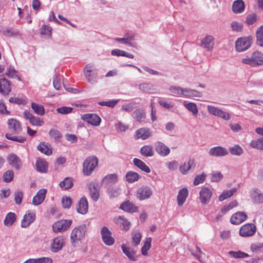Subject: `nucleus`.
I'll use <instances>...</instances> for the list:
<instances>
[{
  "instance_id": "1",
  "label": "nucleus",
  "mask_w": 263,
  "mask_h": 263,
  "mask_svg": "<svg viewBox=\"0 0 263 263\" xmlns=\"http://www.w3.org/2000/svg\"><path fill=\"white\" fill-rule=\"evenodd\" d=\"M86 231V226L81 225L74 228L70 235V241L73 246H79L84 239Z\"/></svg>"
},
{
  "instance_id": "2",
  "label": "nucleus",
  "mask_w": 263,
  "mask_h": 263,
  "mask_svg": "<svg viewBox=\"0 0 263 263\" xmlns=\"http://www.w3.org/2000/svg\"><path fill=\"white\" fill-rule=\"evenodd\" d=\"M242 62L252 67L262 65H263V54L261 52L255 51L250 57L243 59Z\"/></svg>"
},
{
  "instance_id": "3",
  "label": "nucleus",
  "mask_w": 263,
  "mask_h": 263,
  "mask_svg": "<svg viewBox=\"0 0 263 263\" xmlns=\"http://www.w3.org/2000/svg\"><path fill=\"white\" fill-rule=\"evenodd\" d=\"M98 160L96 157L92 156L85 159L83 162V172L84 175L89 176L97 166Z\"/></svg>"
},
{
  "instance_id": "4",
  "label": "nucleus",
  "mask_w": 263,
  "mask_h": 263,
  "mask_svg": "<svg viewBox=\"0 0 263 263\" xmlns=\"http://www.w3.org/2000/svg\"><path fill=\"white\" fill-rule=\"evenodd\" d=\"M253 38L251 36L239 37L235 42V48L238 52H243L249 49L252 44Z\"/></svg>"
},
{
  "instance_id": "5",
  "label": "nucleus",
  "mask_w": 263,
  "mask_h": 263,
  "mask_svg": "<svg viewBox=\"0 0 263 263\" xmlns=\"http://www.w3.org/2000/svg\"><path fill=\"white\" fill-rule=\"evenodd\" d=\"M207 109L210 114L214 116L220 118L226 121L229 120L231 118L230 114L223 111L219 107H217L212 105H208Z\"/></svg>"
},
{
  "instance_id": "6",
  "label": "nucleus",
  "mask_w": 263,
  "mask_h": 263,
  "mask_svg": "<svg viewBox=\"0 0 263 263\" xmlns=\"http://www.w3.org/2000/svg\"><path fill=\"white\" fill-rule=\"evenodd\" d=\"M72 223L71 220H61L55 222L52 226L54 232H61L67 230Z\"/></svg>"
},
{
  "instance_id": "7",
  "label": "nucleus",
  "mask_w": 263,
  "mask_h": 263,
  "mask_svg": "<svg viewBox=\"0 0 263 263\" xmlns=\"http://www.w3.org/2000/svg\"><path fill=\"white\" fill-rule=\"evenodd\" d=\"M256 230V226L252 223H247L242 226L239 230L241 236L247 237L253 236Z\"/></svg>"
},
{
  "instance_id": "8",
  "label": "nucleus",
  "mask_w": 263,
  "mask_h": 263,
  "mask_svg": "<svg viewBox=\"0 0 263 263\" xmlns=\"http://www.w3.org/2000/svg\"><path fill=\"white\" fill-rule=\"evenodd\" d=\"M151 189L146 186H143L138 188L136 192V197L140 200L148 198L152 195Z\"/></svg>"
},
{
  "instance_id": "9",
  "label": "nucleus",
  "mask_w": 263,
  "mask_h": 263,
  "mask_svg": "<svg viewBox=\"0 0 263 263\" xmlns=\"http://www.w3.org/2000/svg\"><path fill=\"white\" fill-rule=\"evenodd\" d=\"M7 160L9 164L16 170H20L22 167V162L20 158L14 154H9Z\"/></svg>"
},
{
  "instance_id": "10",
  "label": "nucleus",
  "mask_w": 263,
  "mask_h": 263,
  "mask_svg": "<svg viewBox=\"0 0 263 263\" xmlns=\"http://www.w3.org/2000/svg\"><path fill=\"white\" fill-rule=\"evenodd\" d=\"M102 239L104 243L107 246L114 243L115 239L111 236V233L106 227H103L101 230Z\"/></svg>"
},
{
  "instance_id": "11",
  "label": "nucleus",
  "mask_w": 263,
  "mask_h": 263,
  "mask_svg": "<svg viewBox=\"0 0 263 263\" xmlns=\"http://www.w3.org/2000/svg\"><path fill=\"white\" fill-rule=\"evenodd\" d=\"M82 119L84 121L87 122L89 124L95 126H99L101 121L100 117L95 114H84L82 117Z\"/></svg>"
},
{
  "instance_id": "12",
  "label": "nucleus",
  "mask_w": 263,
  "mask_h": 263,
  "mask_svg": "<svg viewBox=\"0 0 263 263\" xmlns=\"http://www.w3.org/2000/svg\"><path fill=\"white\" fill-rule=\"evenodd\" d=\"M212 195V193L208 187H202L199 192V199L201 203L203 204H208L210 201Z\"/></svg>"
},
{
  "instance_id": "13",
  "label": "nucleus",
  "mask_w": 263,
  "mask_h": 263,
  "mask_svg": "<svg viewBox=\"0 0 263 263\" xmlns=\"http://www.w3.org/2000/svg\"><path fill=\"white\" fill-rule=\"evenodd\" d=\"M250 195L254 203L260 204L263 203V193L258 189H252L250 192Z\"/></svg>"
},
{
  "instance_id": "14",
  "label": "nucleus",
  "mask_w": 263,
  "mask_h": 263,
  "mask_svg": "<svg viewBox=\"0 0 263 263\" xmlns=\"http://www.w3.org/2000/svg\"><path fill=\"white\" fill-rule=\"evenodd\" d=\"M195 161L193 158H189L187 161L185 162L182 165L179 166L180 172L183 175H186L192 168L195 167Z\"/></svg>"
},
{
  "instance_id": "15",
  "label": "nucleus",
  "mask_w": 263,
  "mask_h": 263,
  "mask_svg": "<svg viewBox=\"0 0 263 263\" xmlns=\"http://www.w3.org/2000/svg\"><path fill=\"white\" fill-rule=\"evenodd\" d=\"M228 154V152L227 149L220 146L213 147L210 148L209 151V155L213 157H223Z\"/></svg>"
},
{
  "instance_id": "16",
  "label": "nucleus",
  "mask_w": 263,
  "mask_h": 263,
  "mask_svg": "<svg viewBox=\"0 0 263 263\" xmlns=\"http://www.w3.org/2000/svg\"><path fill=\"white\" fill-rule=\"evenodd\" d=\"M35 218V214L33 212L27 211L23 217L21 221V227L22 228L28 227L32 223Z\"/></svg>"
},
{
  "instance_id": "17",
  "label": "nucleus",
  "mask_w": 263,
  "mask_h": 263,
  "mask_svg": "<svg viewBox=\"0 0 263 263\" xmlns=\"http://www.w3.org/2000/svg\"><path fill=\"white\" fill-rule=\"evenodd\" d=\"M155 149L157 153L162 157L167 156L170 153V149L163 143L157 141L155 143Z\"/></svg>"
},
{
  "instance_id": "18",
  "label": "nucleus",
  "mask_w": 263,
  "mask_h": 263,
  "mask_svg": "<svg viewBox=\"0 0 263 263\" xmlns=\"http://www.w3.org/2000/svg\"><path fill=\"white\" fill-rule=\"evenodd\" d=\"M7 124L9 129L15 134H19L22 130L21 123L15 119H8Z\"/></svg>"
},
{
  "instance_id": "19",
  "label": "nucleus",
  "mask_w": 263,
  "mask_h": 263,
  "mask_svg": "<svg viewBox=\"0 0 263 263\" xmlns=\"http://www.w3.org/2000/svg\"><path fill=\"white\" fill-rule=\"evenodd\" d=\"M11 90L10 82L5 78L0 79V92L7 96Z\"/></svg>"
},
{
  "instance_id": "20",
  "label": "nucleus",
  "mask_w": 263,
  "mask_h": 263,
  "mask_svg": "<svg viewBox=\"0 0 263 263\" xmlns=\"http://www.w3.org/2000/svg\"><path fill=\"white\" fill-rule=\"evenodd\" d=\"M114 221L122 229L127 231L130 228V222L124 216H119L114 218Z\"/></svg>"
},
{
  "instance_id": "21",
  "label": "nucleus",
  "mask_w": 263,
  "mask_h": 263,
  "mask_svg": "<svg viewBox=\"0 0 263 263\" xmlns=\"http://www.w3.org/2000/svg\"><path fill=\"white\" fill-rule=\"evenodd\" d=\"M118 181V176L116 174H110L105 176L102 179V184L106 187L115 184Z\"/></svg>"
},
{
  "instance_id": "22",
  "label": "nucleus",
  "mask_w": 263,
  "mask_h": 263,
  "mask_svg": "<svg viewBox=\"0 0 263 263\" xmlns=\"http://www.w3.org/2000/svg\"><path fill=\"white\" fill-rule=\"evenodd\" d=\"M247 218V215L245 213L237 212L232 216L230 221L232 224H239L244 221Z\"/></svg>"
},
{
  "instance_id": "23",
  "label": "nucleus",
  "mask_w": 263,
  "mask_h": 263,
  "mask_svg": "<svg viewBox=\"0 0 263 263\" xmlns=\"http://www.w3.org/2000/svg\"><path fill=\"white\" fill-rule=\"evenodd\" d=\"M47 190L44 189L40 190L33 198L32 203L35 205L41 204L44 200Z\"/></svg>"
},
{
  "instance_id": "24",
  "label": "nucleus",
  "mask_w": 263,
  "mask_h": 263,
  "mask_svg": "<svg viewBox=\"0 0 263 263\" xmlns=\"http://www.w3.org/2000/svg\"><path fill=\"white\" fill-rule=\"evenodd\" d=\"M135 136L136 139L146 140L151 137V132L149 129L142 127L136 131Z\"/></svg>"
},
{
  "instance_id": "25",
  "label": "nucleus",
  "mask_w": 263,
  "mask_h": 263,
  "mask_svg": "<svg viewBox=\"0 0 263 263\" xmlns=\"http://www.w3.org/2000/svg\"><path fill=\"white\" fill-rule=\"evenodd\" d=\"M188 195L189 191L186 187H183L179 191L177 200L178 205L179 206H182L185 202Z\"/></svg>"
},
{
  "instance_id": "26",
  "label": "nucleus",
  "mask_w": 263,
  "mask_h": 263,
  "mask_svg": "<svg viewBox=\"0 0 263 263\" xmlns=\"http://www.w3.org/2000/svg\"><path fill=\"white\" fill-rule=\"evenodd\" d=\"M88 209V203L85 197H82L79 202L77 208V212L81 214H85L87 213Z\"/></svg>"
},
{
  "instance_id": "27",
  "label": "nucleus",
  "mask_w": 263,
  "mask_h": 263,
  "mask_svg": "<svg viewBox=\"0 0 263 263\" xmlns=\"http://www.w3.org/2000/svg\"><path fill=\"white\" fill-rule=\"evenodd\" d=\"M202 92L195 89L183 88L182 97L183 98L201 97Z\"/></svg>"
},
{
  "instance_id": "28",
  "label": "nucleus",
  "mask_w": 263,
  "mask_h": 263,
  "mask_svg": "<svg viewBox=\"0 0 263 263\" xmlns=\"http://www.w3.org/2000/svg\"><path fill=\"white\" fill-rule=\"evenodd\" d=\"M64 245V238L61 237H57L53 240L52 243V251L57 252L62 249Z\"/></svg>"
},
{
  "instance_id": "29",
  "label": "nucleus",
  "mask_w": 263,
  "mask_h": 263,
  "mask_svg": "<svg viewBox=\"0 0 263 263\" xmlns=\"http://www.w3.org/2000/svg\"><path fill=\"white\" fill-rule=\"evenodd\" d=\"M36 169L37 172L45 173L48 170V163L44 159L38 158L35 163Z\"/></svg>"
},
{
  "instance_id": "30",
  "label": "nucleus",
  "mask_w": 263,
  "mask_h": 263,
  "mask_svg": "<svg viewBox=\"0 0 263 263\" xmlns=\"http://www.w3.org/2000/svg\"><path fill=\"white\" fill-rule=\"evenodd\" d=\"M88 189L90 192V195L93 200L97 201L100 197L99 189L93 183H90L88 184Z\"/></svg>"
},
{
  "instance_id": "31",
  "label": "nucleus",
  "mask_w": 263,
  "mask_h": 263,
  "mask_svg": "<svg viewBox=\"0 0 263 263\" xmlns=\"http://www.w3.org/2000/svg\"><path fill=\"white\" fill-rule=\"evenodd\" d=\"M123 252L126 256L131 260L136 261L137 257L136 256V252L131 248L127 247L123 245L121 246Z\"/></svg>"
},
{
  "instance_id": "32",
  "label": "nucleus",
  "mask_w": 263,
  "mask_h": 263,
  "mask_svg": "<svg viewBox=\"0 0 263 263\" xmlns=\"http://www.w3.org/2000/svg\"><path fill=\"white\" fill-rule=\"evenodd\" d=\"M214 37L211 35H207L201 41V45L207 50H211L214 46Z\"/></svg>"
},
{
  "instance_id": "33",
  "label": "nucleus",
  "mask_w": 263,
  "mask_h": 263,
  "mask_svg": "<svg viewBox=\"0 0 263 263\" xmlns=\"http://www.w3.org/2000/svg\"><path fill=\"white\" fill-rule=\"evenodd\" d=\"M183 105L189 111L192 113L193 116L195 117L197 116L198 109L197 105L195 103L188 102L186 101H184Z\"/></svg>"
},
{
  "instance_id": "34",
  "label": "nucleus",
  "mask_w": 263,
  "mask_h": 263,
  "mask_svg": "<svg viewBox=\"0 0 263 263\" xmlns=\"http://www.w3.org/2000/svg\"><path fill=\"white\" fill-rule=\"evenodd\" d=\"M120 208L125 212L129 213L136 212L137 211V206L129 201L122 203L121 204Z\"/></svg>"
},
{
  "instance_id": "35",
  "label": "nucleus",
  "mask_w": 263,
  "mask_h": 263,
  "mask_svg": "<svg viewBox=\"0 0 263 263\" xmlns=\"http://www.w3.org/2000/svg\"><path fill=\"white\" fill-rule=\"evenodd\" d=\"M245 9V4L242 0H237L234 2L232 5V10L235 13L242 12Z\"/></svg>"
},
{
  "instance_id": "36",
  "label": "nucleus",
  "mask_w": 263,
  "mask_h": 263,
  "mask_svg": "<svg viewBox=\"0 0 263 263\" xmlns=\"http://www.w3.org/2000/svg\"><path fill=\"white\" fill-rule=\"evenodd\" d=\"M133 163L136 166L146 173L151 172L149 167L143 161L138 158H135L133 159Z\"/></svg>"
},
{
  "instance_id": "37",
  "label": "nucleus",
  "mask_w": 263,
  "mask_h": 263,
  "mask_svg": "<svg viewBox=\"0 0 263 263\" xmlns=\"http://www.w3.org/2000/svg\"><path fill=\"white\" fill-rule=\"evenodd\" d=\"M125 180L126 181L129 183H132L136 181H137L140 178V175L133 171H128L126 173L125 175Z\"/></svg>"
},
{
  "instance_id": "38",
  "label": "nucleus",
  "mask_w": 263,
  "mask_h": 263,
  "mask_svg": "<svg viewBox=\"0 0 263 263\" xmlns=\"http://www.w3.org/2000/svg\"><path fill=\"white\" fill-rule=\"evenodd\" d=\"M237 191V187H233L229 190L224 191L218 197L219 201H222L233 195V194Z\"/></svg>"
},
{
  "instance_id": "39",
  "label": "nucleus",
  "mask_w": 263,
  "mask_h": 263,
  "mask_svg": "<svg viewBox=\"0 0 263 263\" xmlns=\"http://www.w3.org/2000/svg\"><path fill=\"white\" fill-rule=\"evenodd\" d=\"M16 219V216L14 213L9 212L5 217L4 223L7 227H10L15 221Z\"/></svg>"
},
{
  "instance_id": "40",
  "label": "nucleus",
  "mask_w": 263,
  "mask_h": 263,
  "mask_svg": "<svg viewBox=\"0 0 263 263\" xmlns=\"http://www.w3.org/2000/svg\"><path fill=\"white\" fill-rule=\"evenodd\" d=\"M111 54L114 56L117 57H125L130 59H134V55L128 52H127L124 50H122L119 49H115L111 50Z\"/></svg>"
},
{
  "instance_id": "41",
  "label": "nucleus",
  "mask_w": 263,
  "mask_h": 263,
  "mask_svg": "<svg viewBox=\"0 0 263 263\" xmlns=\"http://www.w3.org/2000/svg\"><path fill=\"white\" fill-rule=\"evenodd\" d=\"M139 89L145 93H151L155 90L154 86L149 83H143L139 85Z\"/></svg>"
},
{
  "instance_id": "42",
  "label": "nucleus",
  "mask_w": 263,
  "mask_h": 263,
  "mask_svg": "<svg viewBox=\"0 0 263 263\" xmlns=\"http://www.w3.org/2000/svg\"><path fill=\"white\" fill-rule=\"evenodd\" d=\"M37 149L42 153L47 156H50L52 153V149L50 147L48 146L45 142H41L37 146Z\"/></svg>"
},
{
  "instance_id": "43",
  "label": "nucleus",
  "mask_w": 263,
  "mask_h": 263,
  "mask_svg": "<svg viewBox=\"0 0 263 263\" xmlns=\"http://www.w3.org/2000/svg\"><path fill=\"white\" fill-rule=\"evenodd\" d=\"M171 95L175 96L182 97L183 94V88L177 86H171L168 88Z\"/></svg>"
},
{
  "instance_id": "44",
  "label": "nucleus",
  "mask_w": 263,
  "mask_h": 263,
  "mask_svg": "<svg viewBox=\"0 0 263 263\" xmlns=\"http://www.w3.org/2000/svg\"><path fill=\"white\" fill-rule=\"evenodd\" d=\"M250 146L252 148L263 151V137L251 141Z\"/></svg>"
},
{
  "instance_id": "45",
  "label": "nucleus",
  "mask_w": 263,
  "mask_h": 263,
  "mask_svg": "<svg viewBox=\"0 0 263 263\" xmlns=\"http://www.w3.org/2000/svg\"><path fill=\"white\" fill-rule=\"evenodd\" d=\"M133 117L137 122H141L145 119V114L143 110L137 109L133 112Z\"/></svg>"
},
{
  "instance_id": "46",
  "label": "nucleus",
  "mask_w": 263,
  "mask_h": 263,
  "mask_svg": "<svg viewBox=\"0 0 263 263\" xmlns=\"http://www.w3.org/2000/svg\"><path fill=\"white\" fill-rule=\"evenodd\" d=\"M73 184V183L72 178L70 177H66L60 183L59 185L62 189L66 190L72 187Z\"/></svg>"
},
{
  "instance_id": "47",
  "label": "nucleus",
  "mask_w": 263,
  "mask_h": 263,
  "mask_svg": "<svg viewBox=\"0 0 263 263\" xmlns=\"http://www.w3.org/2000/svg\"><path fill=\"white\" fill-rule=\"evenodd\" d=\"M256 44L263 47V25L259 27L256 31Z\"/></svg>"
},
{
  "instance_id": "48",
  "label": "nucleus",
  "mask_w": 263,
  "mask_h": 263,
  "mask_svg": "<svg viewBox=\"0 0 263 263\" xmlns=\"http://www.w3.org/2000/svg\"><path fill=\"white\" fill-rule=\"evenodd\" d=\"M31 106L36 114L40 116L44 115L45 108L43 105L33 102L31 103Z\"/></svg>"
},
{
  "instance_id": "49",
  "label": "nucleus",
  "mask_w": 263,
  "mask_h": 263,
  "mask_svg": "<svg viewBox=\"0 0 263 263\" xmlns=\"http://www.w3.org/2000/svg\"><path fill=\"white\" fill-rule=\"evenodd\" d=\"M140 153L145 157H152L153 155V147L151 145H145L141 147Z\"/></svg>"
},
{
  "instance_id": "50",
  "label": "nucleus",
  "mask_w": 263,
  "mask_h": 263,
  "mask_svg": "<svg viewBox=\"0 0 263 263\" xmlns=\"http://www.w3.org/2000/svg\"><path fill=\"white\" fill-rule=\"evenodd\" d=\"M52 260L49 257H41L37 259H29L24 263H51Z\"/></svg>"
},
{
  "instance_id": "51",
  "label": "nucleus",
  "mask_w": 263,
  "mask_h": 263,
  "mask_svg": "<svg viewBox=\"0 0 263 263\" xmlns=\"http://www.w3.org/2000/svg\"><path fill=\"white\" fill-rule=\"evenodd\" d=\"M196 252L199 253V254L196 253H192V254L196 257L197 259H198L200 262H203V261L205 260V258H206L205 254L203 253L199 247L196 246Z\"/></svg>"
},
{
  "instance_id": "52",
  "label": "nucleus",
  "mask_w": 263,
  "mask_h": 263,
  "mask_svg": "<svg viewBox=\"0 0 263 263\" xmlns=\"http://www.w3.org/2000/svg\"><path fill=\"white\" fill-rule=\"evenodd\" d=\"M97 72L93 71L92 72H87L84 73V76L87 81L91 84H95L97 83L96 78L97 77Z\"/></svg>"
},
{
  "instance_id": "53",
  "label": "nucleus",
  "mask_w": 263,
  "mask_h": 263,
  "mask_svg": "<svg viewBox=\"0 0 263 263\" xmlns=\"http://www.w3.org/2000/svg\"><path fill=\"white\" fill-rule=\"evenodd\" d=\"M49 136L54 139L55 141H59L62 138V135L61 133L55 129L52 128L49 132Z\"/></svg>"
},
{
  "instance_id": "54",
  "label": "nucleus",
  "mask_w": 263,
  "mask_h": 263,
  "mask_svg": "<svg viewBox=\"0 0 263 263\" xmlns=\"http://www.w3.org/2000/svg\"><path fill=\"white\" fill-rule=\"evenodd\" d=\"M5 137L8 140L17 142L19 143H23L26 140V139L25 137L13 136L11 134H6Z\"/></svg>"
},
{
  "instance_id": "55",
  "label": "nucleus",
  "mask_w": 263,
  "mask_h": 263,
  "mask_svg": "<svg viewBox=\"0 0 263 263\" xmlns=\"http://www.w3.org/2000/svg\"><path fill=\"white\" fill-rule=\"evenodd\" d=\"M228 253L232 257L235 258H243L249 257L248 254L239 251L237 252L231 251Z\"/></svg>"
},
{
  "instance_id": "56",
  "label": "nucleus",
  "mask_w": 263,
  "mask_h": 263,
  "mask_svg": "<svg viewBox=\"0 0 263 263\" xmlns=\"http://www.w3.org/2000/svg\"><path fill=\"white\" fill-rule=\"evenodd\" d=\"M14 173L12 170H8L3 176V179L5 182H10L13 179Z\"/></svg>"
},
{
  "instance_id": "57",
  "label": "nucleus",
  "mask_w": 263,
  "mask_h": 263,
  "mask_svg": "<svg viewBox=\"0 0 263 263\" xmlns=\"http://www.w3.org/2000/svg\"><path fill=\"white\" fill-rule=\"evenodd\" d=\"M229 151L233 155L240 156L243 153L242 148L238 145H235L234 146L230 147Z\"/></svg>"
},
{
  "instance_id": "58",
  "label": "nucleus",
  "mask_w": 263,
  "mask_h": 263,
  "mask_svg": "<svg viewBox=\"0 0 263 263\" xmlns=\"http://www.w3.org/2000/svg\"><path fill=\"white\" fill-rule=\"evenodd\" d=\"M152 238L151 237H148L146 239L144 246L141 248V253L143 255H146L147 254V251L151 248V243Z\"/></svg>"
},
{
  "instance_id": "59",
  "label": "nucleus",
  "mask_w": 263,
  "mask_h": 263,
  "mask_svg": "<svg viewBox=\"0 0 263 263\" xmlns=\"http://www.w3.org/2000/svg\"><path fill=\"white\" fill-rule=\"evenodd\" d=\"M3 34L8 36H15L18 34V31L12 28H8L3 31Z\"/></svg>"
},
{
  "instance_id": "60",
  "label": "nucleus",
  "mask_w": 263,
  "mask_h": 263,
  "mask_svg": "<svg viewBox=\"0 0 263 263\" xmlns=\"http://www.w3.org/2000/svg\"><path fill=\"white\" fill-rule=\"evenodd\" d=\"M119 102V100H111L107 101H100L98 104L101 106L114 107Z\"/></svg>"
},
{
  "instance_id": "61",
  "label": "nucleus",
  "mask_w": 263,
  "mask_h": 263,
  "mask_svg": "<svg viewBox=\"0 0 263 263\" xmlns=\"http://www.w3.org/2000/svg\"><path fill=\"white\" fill-rule=\"evenodd\" d=\"M23 198V193L20 190H17L14 193V200L15 203L20 204L22 203V199Z\"/></svg>"
},
{
  "instance_id": "62",
  "label": "nucleus",
  "mask_w": 263,
  "mask_h": 263,
  "mask_svg": "<svg viewBox=\"0 0 263 263\" xmlns=\"http://www.w3.org/2000/svg\"><path fill=\"white\" fill-rule=\"evenodd\" d=\"M141 234L139 233H135L132 237V244L134 246H137L140 242Z\"/></svg>"
},
{
  "instance_id": "63",
  "label": "nucleus",
  "mask_w": 263,
  "mask_h": 263,
  "mask_svg": "<svg viewBox=\"0 0 263 263\" xmlns=\"http://www.w3.org/2000/svg\"><path fill=\"white\" fill-rule=\"evenodd\" d=\"M16 71L12 67H9V68L7 70L5 74L8 76L9 78H17V79L20 80V77H18L16 74Z\"/></svg>"
},
{
  "instance_id": "64",
  "label": "nucleus",
  "mask_w": 263,
  "mask_h": 263,
  "mask_svg": "<svg viewBox=\"0 0 263 263\" xmlns=\"http://www.w3.org/2000/svg\"><path fill=\"white\" fill-rule=\"evenodd\" d=\"M223 178L222 174L218 171L213 172L211 176V181L217 182L220 181Z\"/></svg>"
}]
</instances>
